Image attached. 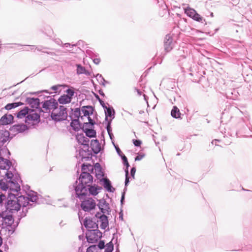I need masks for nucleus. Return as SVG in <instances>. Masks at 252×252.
I'll list each match as a JSON object with an SVG mask.
<instances>
[{
    "label": "nucleus",
    "mask_w": 252,
    "mask_h": 252,
    "mask_svg": "<svg viewBox=\"0 0 252 252\" xmlns=\"http://www.w3.org/2000/svg\"><path fill=\"white\" fill-rule=\"evenodd\" d=\"M62 86L60 85L53 86L51 88V89L53 91V93H56L58 89Z\"/></svg>",
    "instance_id": "nucleus-40"
},
{
    "label": "nucleus",
    "mask_w": 252,
    "mask_h": 252,
    "mask_svg": "<svg viewBox=\"0 0 252 252\" xmlns=\"http://www.w3.org/2000/svg\"><path fill=\"white\" fill-rule=\"evenodd\" d=\"M9 133L8 131H4L0 133V143L2 144L6 142L8 139Z\"/></svg>",
    "instance_id": "nucleus-26"
},
{
    "label": "nucleus",
    "mask_w": 252,
    "mask_h": 252,
    "mask_svg": "<svg viewBox=\"0 0 252 252\" xmlns=\"http://www.w3.org/2000/svg\"><path fill=\"white\" fill-rule=\"evenodd\" d=\"M122 159L124 162V164H126V169H128V167L129 166V163L128 162L126 157L125 155H124L122 157Z\"/></svg>",
    "instance_id": "nucleus-43"
},
{
    "label": "nucleus",
    "mask_w": 252,
    "mask_h": 252,
    "mask_svg": "<svg viewBox=\"0 0 252 252\" xmlns=\"http://www.w3.org/2000/svg\"><path fill=\"white\" fill-rule=\"evenodd\" d=\"M5 212H2L1 213H0V218H3V214H4Z\"/></svg>",
    "instance_id": "nucleus-51"
},
{
    "label": "nucleus",
    "mask_w": 252,
    "mask_h": 252,
    "mask_svg": "<svg viewBox=\"0 0 252 252\" xmlns=\"http://www.w3.org/2000/svg\"><path fill=\"white\" fill-rule=\"evenodd\" d=\"M113 244L111 242H110L106 244L104 252H112L113 250Z\"/></svg>",
    "instance_id": "nucleus-37"
},
{
    "label": "nucleus",
    "mask_w": 252,
    "mask_h": 252,
    "mask_svg": "<svg viewBox=\"0 0 252 252\" xmlns=\"http://www.w3.org/2000/svg\"><path fill=\"white\" fill-rule=\"evenodd\" d=\"M20 103H9L7 104L5 106V108L6 110H10L13 108L17 107L19 106Z\"/></svg>",
    "instance_id": "nucleus-35"
},
{
    "label": "nucleus",
    "mask_w": 252,
    "mask_h": 252,
    "mask_svg": "<svg viewBox=\"0 0 252 252\" xmlns=\"http://www.w3.org/2000/svg\"><path fill=\"white\" fill-rule=\"evenodd\" d=\"M171 116L175 118H179L180 117V112L178 107L174 106L171 112Z\"/></svg>",
    "instance_id": "nucleus-28"
},
{
    "label": "nucleus",
    "mask_w": 252,
    "mask_h": 252,
    "mask_svg": "<svg viewBox=\"0 0 252 252\" xmlns=\"http://www.w3.org/2000/svg\"><path fill=\"white\" fill-rule=\"evenodd\" d=\"M116 150L119 154L121 152V150L119 148H116Z\"/></svg>",
    "instance_id": "nucleus-53"
},
{
    "label": "nucleus",
    "mask_w": 252,
    "mask_h": 252,
    "mask_svg": "<svg viewBox=\"0 0 252 252\" xmlns=\"http://www.w3.org/2000/svg\"><path fill=\"white\" fill-rule=\"evenodd\" d=\"M12 129L19 132L25 131L26 129V126L25 125H15L13 126Z\"/></svg>",
    "instance_id": "nucleus-31"
},
{
    "label": "nucleus",
    "mask_w": 252,
    "mask_h": 252,
    "mask_svg": "<svg viewBox=\"0 0 252 252\" xmlns=\"http://www.w3.org/2000/svg\"><path fill=\"white\" fill-rule=\"evenodd\" d=\"M145 157V154H140L135 158V160H140L143 159Z\"/></svg>",
    "instance_id": "nucleus-44"
},
{
    "label": "nucleus",
    "mask_w": 252,
    "mask_h": 252,
    "mask_svg": "<svg viewBox=\"0 0 252 252\" xmlns=\"http://www.w3.org/2000/svg\"><path fill=\"white\" fill-rule=\"evenodd\" d=\"M76 140L82 145H89V139L85 136L83 133H78L76 135Z\"/></svg>",
    "instance_id": "nucleus-16"
},
{
    "label": "nucleus",
    "mask_w": 252,
    "mask_h": 252,
    "mask_svg": "<svg viewBox=\"0 0 252 252\" xmlns=\"http://www.w3.org/2000/svg\"><path fill=\"white\" fill-rule=\"evenodd\" d=\"M66 93V94L61 96L58 99V101L60 104H65L70 103L71 101L72 97L74 94V91L71 89H68Z\"/></svg>",
    "instance_id": "nucleus-8"
},
{
    "label": "nucleus",
    "mask_w": 252,
    "mask_h": 252,
    "mask_svg": "<svg viewBox=\"0 0 252 252\" xmlns=\"http://www.w3.org/2000/svg\"><path fill=\"white\" fill-rule=\"evenodd\" d=\"M101 236V233L97 229L89 231L86 234L88 242L92 243L97 241Z\"/></svg>",
    "instance_id": "nucleus-6"
},
{
    "label": "nucleus",
    "mask_w": 252,
    "mask_h": 252,
    "mask_svg": "<svg viewBox=\"0 0 252 252\" xmlns=\"http://www.w3.org/2000/svg\"><path fill=\"white\" fill-rule=\"evenodd\" d=\"M86 126L85 125L83 131L85 132L86 136L90 138L96 137V131L94 129L85 127Z\"/></svg>",
    "instance_id": "nucleus-24"
},
{
    "label": "nucleus",
    "mask_w": 252,
    "mask_h": 252,
    "mask_svg": "<svg viewBox=\"0 0 252 252\" xmlns=\"http://www.w3.org/2000/svg\"><path fill=\"white\" fill-rule=\"evenodd\" d=\"M90 114H92L91 107L85 106L83 107L82 108L80 112V114H82V116H81V119H83V117H87L89 121V122L84 123V125H85L86 126H88V124H89L91 125V126H93L94 124L93 120L89 116Z\"/></svg>",
    "instance_id": "nucleus-7"
},
{
    "label": "nucleus",
    "mask_w": 252,
    "mask_h": 252,
    "mask_svg": "<svg viewBox=\"0 0 252 252\" xmlns=\"http://www.w3.org/2000/svg\"><path fill=\"white\" fill-rule=\"evenodd\" d=\"M79 180L83 185L86 186H90L93 182V177L90 173H81Z\"/></svg>",
    "instance_id": "nucleus-9"
},
{
    "label": "nucleus",
    "mask_w": 252,
    "mask_h": 252,
    "mask_svg": "<svg viewBox=\"0 0 252 252\" xmlns=\"http://www.w3.org/2000/svg\"><path fill=\"white\" fill-rule=\"evenodd\" d=\"M100 62V60L99 59H94V62L95 64H98Z\"/></svg>",
    "instance_id": "nucleus-47"
},
{
    "label": "nucleus",
    "mask_w": 252,
    "mask_h": 252,
    "mask_svg": "<svg viewBox=\"0 0 252 252\" xmlns=\"http://www.w3.org/2000/svg\"><path fill=\"white\" fill-rule=\"evenodd\" d=\"M2 244V239L1 237L0 236V247L1 246Z\"/></svg>",
    "instance_id": "nucleus-52"
},
{
    "label": "nucleus",
    "mask_w": 252,
    "mask_h": 252,
    "mask_svg": "<svg viewBox=\"0 0 252 252\" xmlns=\"http://www.w3.org/2000/svg\"><path fill=\"white\" fill-rule=\"evenodd\" d=\"M4 222L8 226H11L14 222V219L11 215H7L6 212L3 214L2 218Z\"/></svg>",
    "instance_id": "nucleus-19"
},
{
    "label": "nucleus",
    "mask_w": 252,
    "mask_h": 252,
    "mask_svg": "<svg viewBox=\"0 0 252 252\" xmlns=\"http://www.w3.org/2000/svg\"><path fill=\"white\" fill-rule=\"evenodd\" d=\"M97 247L98 248L99 250H101V249L104 248V247H105L104 242L102 241H100Z\"/></svg>",
    "instance_id": "nucleus-42"
},
{
    "label": "nucleus",
    "mask_w": 252,
    "mask_h": 252,
    "mask_svg": "<svg viewBox=\"0 0 252 252\" xmlns=\"http://www.w3.org/2000/svg\"><path fill=\"white\" fill-rule=\"evenodd\" d=\"M15 199H9L8 200L6 205V212L9 211V212H13L15 211H18L20 210V205L18 203L17 198L14 196Z\"/></svg>",
    "instance_id": "nucleus-5"
},
{
    "label": "nucleus",
    "mask_w": 252,
    "mask_h": 252,
    "mask_svg": "<svg viewBox=\"0 0 252 252\" xmlns=\"http://www.w3.org/2000/svg\"><path fill=\"white\" fill-rule=\"evenodd\" d=\"M13 117L11 114H5L0 119V124L2 125H7L12 123Z\"/></svg>",
    "instance_id": "nucleus-17"
},
{
    "label": "nucleus",
    "mask_w": 252,
    "mask_h": 252,
    "mask_svg": "<svg viewBox=\"0 0 252 252\" xmlns=\"http://www.w3.org/2000/svg\"><path fill=\"white\" fill-rule=\"evenodd\" d=\"M91 146L94 153L97 154L100 151V146L97 140H92Z\"/></svg>",
    "instance_id": "nucleus-20"
},
{
    "label": "nucleus",
    "mask_w": 252,
    "mask_h": 252,
    "mask_svg": "<svg viewBox=\"0 0 252 252\" xmlns=\"http://www.w3.org/2000/svg\"><path fill=\"white\" fill-rule=\"evenodd\" d=\"M104 188L107 189L108 191H113L112 190V186L111 185L110 182L108 180H105L104 181Z\"/></svg>",
    "instance_id": "nucleus-36"
},
{
    "label": "nucleus",
    "mask_w": 252,
    "mask_h": 252,
    "mask_svg": "<svg viewBox=\"0 0 252 252\" xmlns=\"http://www.w3.org/2000/svg\"><path fill=\"white\" fill-rule=\"evenodd\" d=\"M28 102L33 108H37L40 105V100L37 98H29Z\"/></svg>",
    "instance_id": "nucleus-25"
},
{
    "label": "nucleus",
    "mask_w": 252,
    "mask_h": 252,
    "mask_svg": "<svg viewBox=\"0 0 252 252\" xmlns=\"http://www.w3.org/2000/svg\"><path fill=\"white\" fill-rule=\"evenodd\" d=\"M40 116L34 110L30 109L28 115L27 116L25 122L30 124L32 122H38L39 120Z\"/></svg>",
    "instance_id": "nucleus-13"
},
{
    "label": "nucleus",
    "mask_w": 252,
    "mask_h": 252,
    "mask_svg": "<svg viewBox=\"0 0 252 252\" xmlns=\"http://www.w3.org/2000/svg\"><path fill=\"white\" fill-rule=\"evenodd\" d=\"M98 248L96 245L90 246L87 250V252H101L99 251Z\"/></svg>",
    "instance_id": "nucleus-34"
},
{
    "label": "nucleus",
    "mask_w": 252,
    "mask_h": 252,
    "mask_svg": "<svg viewBox=\"0 0 252 252\" xmlns=\"http://www.w3.org/2000/svg\"><path fill=\"white\" fill-rule=\"evenodd\" d=\"M7 172L5 174V176L7 178V179L12 181V179L13 178V174L10 171H8V170H7Z\"/></svg>",
    "instance_id": "nucleus-39"
},
{
    "label": "nucleus",
    "mask_w": 252,
    "mask_h": 252,
    "mask_svg": "<svg viewBox=\"0 0 252 252\" xmlns=\"http://www.w3.org/2000/svg\"><path fill=\"white\" fill-rule=\"evenodd\" d=\"M0 252H3L1 250H0Z\"/></svg>",
    "instance_id": "nucleus-57"
},
{
    "label": "nucleus",
    "mask_w": 252,
    "mask_h": 252,
    "mask_svg": "<svg viewBox=\"0 0 252 252\" xmlns=\"http://www.w3.org/2000/svg\"><path fill=\"white\" fill-rule=\"evenodd\" d=\"M0 188L3 191H7L9 194L13 195L21 189L20 186L17 182L3 179L0 180Z\"/></svg>",
    "instance_id": "nucleus-1"
},
{
    "label": "nucleus",
    "mask_w": 252,
    "mask_h": 252,
    "mask_svg": "<svg viewBox=\"0 0 252 252\" xmlns=\"http://www.w3.org/2000/svg\"><path fill=\"white\" fill-rule=\"evenodd\" d=\"M126 172V181H125V185L127 186L129 182V177H128V169H126L125 170Z\"/></svg>",
    "instance_id": "nucleus-41"
},
{
    "label": "nucleus",
    "mask_w": 252,
    "mask_h": 252,
    "mask_svg": "<svg viewBox=\"0 0 252 252\" xmlns=\"http://www.w3.org/2000/svg\"><path fill=\"white\" fill-rule=\"evenodd\" d=\"M69 130L71 132V129L70 128Z\"/></svg>",
    "instance_id": "nucleus-55"
},
{
    "label": "nucleus",
    "mask_w": 252,
    "mask_h": 252,
    "mask_svg": "<svg viewBox=\"0 0 252 252\" xmlns=\"http://www.w3.org/2000/svg\"><path fill=\"white\" fill-rule=\"evenodd\" d=\"M192 19L200 23H203L205 22V19L203 17H202L200 14H199L197 12L193 15Z\"/></svg>",
    "instance_id": "nucleus-32"
},
{
    "label": "nucleus",
    "mask_w": 252,
    "mask_h": 252,
    "mask_svg": "<svg viewBox=\"0 0 252 252\" xmlns=\"http://www.w3.org/2000/svg\"><path fill=\"white\" fill-rule=\"evenodd\" d=\"M124 198V196H123L122 197V200Z\"/></svg>",
    "instance_id": "nucleus-56"
},
{
    "label": "nucleus",
    "mask_w": 252,
    "mask_h": 252,
    "mask_svg": "<svg viewBox=\"0 0 252 252\" xmlns=\"http://www.w3.org/2000/svg\"><path fill=\"white\" fill-rule=\"evenodd\" d=\"M164 47L166 52L171 51L173 49V39L169 34L166 35L165 37Z\"/></svg>",
    "instance_id": "nucleus-14"
},
{
    "label": "nucleus",
    "mask_w": 252,
    "mask_h": 252,
    "mask_svg": "<svg viewBox=\"0 0 252 252\" xmlns=\"http://www.w3.org/2000/svg\"><path fill=\"white\" fill-rule=\"evenodd\" d=\"M110 123H108V125L107 126V131L108 132V133H109V131H110Z\"/></svg>",
    "instance_id": "nucleus-50"
},
{
    "label": "nucleus",
    "mask_w": 252,
    "mask_h": 252,
    "mask_svg": "<svg viewBox=\"0 0 252 252\" xmlns=\"http://www.w3.org/2000/svg\"><path fill=\"white\" fill-rule=\"evenodd\" d=\"M11 162L8 159L0 157V168L8 170L10 167Z\"/></svg>",
    "instance_id": "nucleus-18"
},
{
    "label": "nucleus",
    "mask_w": 252,
    "mask_h": 252,
    "mask_svg": "<svg viewBox=\"0 0 252 252\" xmlns=\"http://www.w3.org/2000/svg\"><path fill=\"white\" fill-rule=\"evenodd\" d=\"M81 202V207L85 211H90L95 208L96 203L95 201L92 198H84Z\"/></svg>",
    "instance_id": "nucleus-4"
},
{
    "label": "nucleus",
    "mask_w": 252,
    "mask_h": 252,
    "mask_svg": "<svg viewBox=\"0 0 252 252\" xmlns=\"http://www.w3.org/2000/svg\"><path fill=\"white\" fill-rule=\"evenodd\" d=\"M94 167L93 165L88 164H83L82 165V173H93Z\"/></svg>",
    "instance_id": "nucleus-23"
},
{
    "label": "nucleus",
    "mask_w": 252,
    "mask_h": 252,
    "mask_svg": "<svg viewBox=\"0 0 252 252\" xmlns=\"http://www.w3.org/2000/svg\"><path fill=\"white\" fill-rule=\"evenodd\" d=\"M77 73L78 74H89V72L86 71L84 67L81 66L80 64H77Z\"/></svg>",
    "instance_id": "nucleus-33"
},
{
    "label": "nucleus",
    "mask_w": 252,
    "mask_h": 252,
    "mask_svg": "<svg viewBox=\"0 0 252 252\" xmlns=\"http://www.w3.org/2000/svg\"><path fill=\"white\" fill-rule=\"evenodd\" d=\"M17 198L18 203L20 205V208L21 207H25L29 204L30 200L33 202L36 200V196H33L30 198L29 197H25L24 196H20Z\"/></svg>",
    "instance_id": "nucleus-12"
},
{
    "label": "nucleus",
    "mask_w": 252,
    "mask_h": 252,
    "mask_svg": "<svg viewBox=\"0 0 252 252\" xmlns=\"http://www.w3.org/2000/svg\"><path fill=\"white\" fill-rule=\"evenodd\" d=\"M135 91L137 93V94L138 95L140 96V95H141L142 94V92L140 91L139 90L135 89Z\"/></svg>",
    "instance_id": "nucleus-49"
},
{
    "label": "nucleus",
    "mask_w": 252,
    "mask_h": 252,
    "mask_svg": "<svg viewBox=\"0 0 252 252\" xmlns=\"http://www.w3.org/2000/svg\"><path fill=\"white\" fill-rule=\"evenodd\" d=\"M113 113H114V111L112 110L111 108L109 107L106 108V111H105L106 119H107L108 117L111 118L113 116Z\"/></svg>",
    "instance_id": "nucleus-38"
},
{
    "label": "nucleus",
    "mask_w": 252,
    "mask_h": 252,
    "mask_svg": "<svg viewBox=\"0 0 252 252\" xmlns=\"http://www.w3.org/2000/svg\"><path fill=\"white\" fill-rule=\"evenodd\" d=\"M83 224L89 231L96 230L98 228L97 224L90 217H86L83 221Z\"/></svg>",
    "instance_id": "nucleus-10"
},
{
    "label": "nucleus",
    "mask_w": 252,
    "mask_h": 252,
    "mask_svg": "<svg viewBox=\"0 0 252 252\" xmlns=\"http://www.w3.org/2000/svg\"><path fill=\"white\" fill-rule=\"evenodd\" d=\"M75 190L77 197L80 200L83 199L87 193L86 186L83 185L80 182L79 185L76 186Z\"/></svg>",
    "instance_id": "nucleus-11"
},
{
    "label": "nucleus",
    "mask_w": 252,
    "mask_h": 252,
    "mask_svg": "<svg viewBox=\"0 0 252 252\" xmlns=\"http://www.w3.org/2000/svg\"><path fill=\"white\" fill-rule=\"evenodd\" d=\"M30 110V109H28L27 107L25 108L24 109L21 110L18 113L17 117L19 118H23L25 117L26 116V115H28Z\"/></svg>",
    "instance_id": "nucleus-29"
},
{
    "label": "nucleus",
    "mask_w": 252,
    "mask_h": 252,
    "mask_svg": "<svg viewBox=\"0 0 252 252\" xmlns=\"http://www.w3.org/2000/svg\"><path fill=\"white\" fill-rule=\"evenodd\" d=\"M51 117L55 121H62L65 120L67 117L66 108L63 106L58 107L51 114Z\"/></svg>",
    "instance_id": "nucleus-2"
},
{
    "label": "nucleus",
    "mask_w": 252,
    "mask_h": 252,
    "mask_svg": "<svg viewBox=\"0 0 252 252\" xmlns=\"http://www.w3.org/2000/svg\"><path fill=\"white\" fill-rule=\"evenodd\" d=\"M42 107L43 109V111L46 112H51L52 113L58 107V102L53 98H50L49 99L42 102Z\"/></svg>",
    "instance_id": "nucleus-3"
},
{
    "label": "nucleus",
    "mask_w": 252,
    "mask_h": 252,
    "mask_svg": "<svg viewBox=\"0 0 252 252\" xmlns=\"http://www.w3.org/2000/svg\"><path fill=\"white\" fill-rule=\"evenodd\" d=\"M89 188V191L90 194L92 195L95 196L96 195L98 192L99 190L101 189V188L96 185L88 186Z\"/></svg>",
    "instance_id": "nucleus-22"
},
{
    "label": "nucleus",
    "mask_w": 252,
    "mask_h": 252,
    "mask_svg": "<svg viewBox=\"0 0 252 252\" xmlns=\"http://www.w3.org/2000/svg\"><path fill=\"white\" fill-rule=\"evenodd\" d=\"M5 197V196L1 193L0 192V203H1L3 200V198Z\"/></svg>",
    "instance_id": "nucleus-48"
},
{
    "label": "nucleus",
    "mask_w": 252,
    "mask_h": 252,
    "mask_svg": "<svg viewBox=\"0 0 252 252\" xmlns=\"http://www.w3.org/2000/svg\"><path fill=\"white\" fill-rule=\"evenodd\" d=\"M44 92H46V93H49V94H51L52 93V92H49L48 90H44Z\"/></svg>",
    "instance_id": "nucleus-54"
},
{
    "label": "nucleus",
    "mask_w": 252,
    "mask_h": 252,
    "mask_svg": "<svg viewBox=\"0 0 252 252\" xmlns=\"http://www.w3.org/2000/svg\"><path fill=\"white\" fill-rule=\"evenodd\" d=\"M135 172H136L135 168V167L132 168V169H131L130 173H131V175L132 176V177L133 178H134V175H135Z\"/></svg>",
    "instance_id": "nucleus-46"
},
{
    "label": "nucleus",
    "mask_w": 252,
    "mask_h": 252,
    "mask_svg": "<svg viewBox=\"0 0 252 252\" xmlns=\"http://www.w3.org/2000/svg\"><path fill=\"white\" fill-rule=\"evenodd\" d=\"M98 206L102 213H103V214H105L108 212L109 207L107 204H106L105 201H103L102 202H100L98 204Z\"/></svg>",
    "instance_id": "nucleus-27"
},
{
    "label": "nucleus",
    "mask_w": 252,
    "mask_h": 252,
    "mask_svg": "<svg viewBox=\"0 0 252 252\" xmlns=\"http://www.w3.org/2000/svg\"><path fill=\"white\" fill-rule=\"evenodd\" d=\"M95 217L100 220L101 222L100 226L101 229H105L108 225V220L106 216L104 214L101 215L99 213H97L95 214Z\"/></svg>",
    "instance_id": "nucleus-15"
},
{
    "label": "nucleus",
    "mask_w": 252,
    "mask_h": 252,
    "mask_svg": "<svg viewBox=\"0 0 252 252\" xmlns=\"http://www.w3.org/2000/svg\"><path fill=\"white\" fill-rule=\"evenodd\" d=\"M185 13L190 18H192L196 11L193 8L187 7L185 9Z\"/></svg>",
    "instance_id": "nucleus-30"
},
{
    "label": "nucleus",
    "mask_w": 252,
    "mask_h": 252,
    "mask_svg": "<svg viewBox=\"0 0 252 252\" xmlns=\"http://www.w3.org/2000/svg\"><path fill=\"white\" fill-rule=\"evenodd\" d=\"M70 126L73 131H78L81 128L80 124L78 120L74 119L71 121Z\"/></svg>",
    "instance_id": "nucleus-21"
},
{
    "label": "nucleus",
    "mask_w": 252,
    "mask_h": 252,
    "mask_svg": "<svg viewBox=\"0 0 252 252\" xmlns=\"http://www.w3.org/2000/svg\"><path fill=\"white\" fill-rule=\"evenodd\" d=\"M133 143L134 145L137 147L140 146V145L141 144V141L139 140H133Z\"/></svg>",
    "instance_id": "nucleus-45"
}]
</instances>
